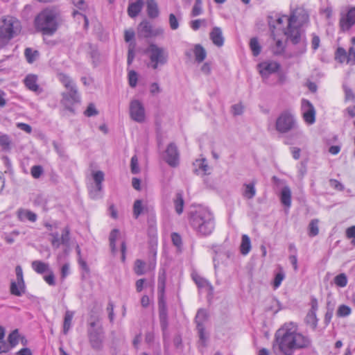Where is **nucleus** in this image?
<instances>
[{"label":"nucleus","instance_id":"obj_1","mask_svg":"<svg viewBox=\"0 0 355 355\" xmlns=\"http://www.w3.org/2000/svg\"><path fill=\"white\" fill-rule=\"evenodd\" d=\"M275 342L284 355H293L295 350L309 349L312 339L308 335L298 331L296 323H285L275 334Z\"/></svg>","mask_w":355,"mask_h":355},{"label":"nucleus","instance_id":"obj_2","mask_svg":"<svg viewBox=\"0 0 355 355\" xmlns=\"http://www.w3.org/2000/svg\"><path fill=\"white\" fill-rule=\"evenodd\" d=\"M309 15L303 8L293 10L288 19V25L284 35L294 45H298V53L302 54L306 50V40L301 28L309 23Z\"/></svg>","mask_w":355,"mask_h":355},{"label":"nucleus","instance_id":"obj_3","mask_svg":"<svg viewBox=\"0 0 355 355\" xmlns=\"http://www.w3.org/2000/svg\"><path fill=\"white\" fill-rule=\"evenodd\" d=\"M275 130L280 134H286L293 132L285 141L286 144H293L295 142L301 144L304 135L298 129V125L294 114L290 110L283 111L277 118Z\"/></svg>","mask_w":355,"mask_h":355},{"label":"nucleus","instance_id":"obj_4","mask_svg":"<svg viewBox=\"0 0 355 355\" xmlns=\"http://www.w3.org/2000/svg\"><path fill=\"white\" fill-rule=\"evenodd\" d=\"M60 12L55 7L42 9L35 17L33 24L36 31L44 35H53L59 27Z\"/></svg>","mask_w":355,"mask_h":355},{"label":"nucleus","instance_id":"obj_5","mask_svg":"<svg viewBox=\"0 0 355 355\" xmlns=\"http://www.w3.org/2000/svg\"><path fill=\"white\" fill-rule=\"evenodd\" d=\"M189 224L198 235L209 236L215 228L214 214L208 209L200 208L190 214Z\"/></svg>","mask_w":355,"mask_h":355},{"label":"nucleus","instance_id":"obj_6","mask_svg":"<svg viewBox=\"0 0 355 355\" xmlns=\"http://www.w3.org/2000/svg\"><path fill=\"white\" fill-rule=\"evenodd\" d=\"M21 30L20 21L15 17L7 16L2 19L0 32L10 40L17 36Z\"/></svg>","mask_w":355,"mask_h":355},{"label":"nucleus","instance_id":"obj_7","mask_svg":"<svg viewBox=\"0 0 355 355\" xmlns=\"http://www.w3.org/2000/svg\"><path fill=\"white\" fill-rule=\"evenodd\" d=\"M146 52L149 54L150 67L153 69H157L159 65H164L168 61V52L162 47H159L155 44H150Z\"/></svg>","mask_w":355,"mask_h":355},{"label":"nucleus","instance_id":"obj_8","mask_svg":"<svg viewBox=\"0 0 355 355\" xmlns=\"http://www.w3.org/2000/svg\"><path fill=\"white\" fill-rule=\"evenodd\" d=\"M89 344L95 351H101L103 348L105 333L101 325L96 329H87Z\"/></svg>","mask_w":355,"mask_h":355},{"label":"nucleus","instance_id":"obj_9","mask_svg":"<svg viewBox=\"0 0 355 355\" xmlns=\"http://www.w3.org/2000/svg\"><path fill=\"white\" fill-rule=\"evenodd\" d=\"M16 281H12L10 284V293L15 296H21L26 291L24 280L23 270L20 266L15 268Z\"/></svg>","mask_w":355,"mask_h":355},{"label":"nucleus","instance_id":"obj_10","mask_svg":"<svg viewBox=\"0 0 355 355\" xmlns=\"http://www.w3.org/2000/svg\"><path fill=\"white\" fill-rule=\"evenodd\" d=\"M130 116L132 120L137 123H143L145 121V108L141 101L135 99L130 101L129 106Z\"/></svg>","mask_w":355,"mask_h":355},{"label":"nucleus","instance_id":"obj_11","mask_svg":"<svg viewBox=\"0 0 355 355\" xmlns=\"http://www.w3.org/2000/svg\"><path fill=\"white\" fill-rule=\"evenodd\" d=\"M138 36L144 38H150L162 35L164 31L161 28H154L147 20L142 21L137 28Z\"/></svg>","mask_w":355,"mask_h":355},{"label":"nucleus","instance_id":"obj_12","mask_svg":"<svg viewBox=\"0 0 355 355\" xmlns=\"http://www.w3.org/2000/svg\"><path fill=\"white\" fill-rule=\"evenodd\" d=\"M62 98L61 103L69 112L74 113L73 105L80 103V97L76 88L69 89L66 92L62 93Z\"/></svg>","mask_w":355,"mask_h":355},{"label":"nucleus","instance_id":"obj_13","mask_svg":"<svg viewBox=\"0 0 355 355\" xmlns=\"http://www.w3.org/2000/svg\"><path fill=\"white\" fill-rule=\"evenodd\" d=\"M92 177L96 185L89 188V193L92 199H98L101 198L103 189L102 182L104 180V173L101 171H95L92 173Z\"/></svg>","mask_w":355,"mask_h":355},{"label":"nucleus","instance_id":"obj_14","mask_svg":"<svg viewBox=\"0 0 355 355\" xmlns=\"http://www.w3.org/2000/svg\"><path fill=\"white\" fill-rule=\"evenodd\" d=\"M301 110L304 121L312 125L315 121V110L313 104L306 99H302L301 102Z\"/></svg>","mask_w":355,"mask_h":355},{"label":"nucleus","instance_id":"obj_15","mask_svg":"<svg viewBox=\"0 0 355 355\" xmlns=\"http://www.w3.org/2000/svg\"><path fill=\"white\" fill-rule=\"evenodd\" d=\"M318 309V300L316 298L312 297L311 300V309L304 318V322L306 325L309 326L312 330H315L318 327V319L316 315Z\"/></svg>","mask_w":355,"mask_h":355},{"label":"nucleus","instance_id":"obj_16","mask_svg":"<svg viewBox=\"0 0 355 355\" xmlns=\"http://www.w3.org/2000/svg\"><path fill=\"white\" fill-rule=\"evenodd\" d=\"M179 157L177 146L174 143L169 144L165 150L164 159L169 166L176 167L179 164Z\"/></svg>","mask_w":355,"mask_h":355},{"label":"nucleus","instance_id":"obj_17","mask_svg":"<svg viewBox=\"0 0 355 355\" xmlns=\"http://www.w3.org/2000/svg\"><path fill=\"white\" fill-rule=\"evenodd\" d=\"M214 252L216 254L213 258V262L215 270L220 264H226L227 259H230L233 254L231 251L225 250L223 246H217Z\"/></svg>","mask_w":355,"mask_h":355},{"label":"nucleus","instance_id":"obj_18","mask_svg":"<svg viewBox=\"0 0 355 355\" xmlns=\"http://www.w3.org/2000/svg\"><path fill=\"white\" fill-rule=\"evenodd\" d=\"M288 17L286 15L279 16L276 15L275 17H269L268 18V24L270 26V29L271 30L272 35L274 36L275 30H282L284 33V31L286 28L284 27V24L286 22L288 24Z\"/></svg>","mask_w":355,"mask_h":355},{"label":"nucleus","instance_id":"obj_19","mask_svg":"<svg viewBox=\"0 0 355 355\" xmlns=\"http://www.w3.org/2000/svg\"><path fill=\"white\" fill-rule=\"evenodd\" d=\"M355 24V8L350 9L346 15L340 17L339 25L342 31H349Z\"/></svg>","mask_w":355,"mask_h":355},{"label":"nucleus","instance_id":"obj_20","mask_svg":"<svg viewBox=\"0 0 355 355\" xmlns=\"http://www.w3.org/2000/svg\"><path fill=\"white\" fill-rule=\"evenodd\" d=\"M258 67L261 76L263 77H267L277 72L280 68V64L275 61H268L260 63Z\"/></svg>","mask_w":355,"mask_h":355},{"label":"nucleus","instance_id":"obj_21","mask_svg":"<svg viewBox=\"0 0 355 355\" xmlns=\"http://www.w3.org/2000/svg\"><path fill=\"white\" fill-rule=\"evenodd\" d=\"M18 220L21 222L28 220L31 223H35L37 219V216L32 211L24 208H19L16 212Z\"/></svg>","mask_w":355,"mask_h":355},{"label":"nucleus","instance_id":"obj_22","mask_svg":"<svg viewBox=\"0 0 355 355\" xmlns=\"http://www.w3.org/2000/svg\"><path fill=\"white\" fill-rule=\"evenodd\" d=\"M128 14L131 18L136 17L141 11L144 2V0H129Z\"/></svg>","mask_w":355,"mask_h":355},{"label":"nucleus","instance_id":"obj_23","mask_svg":"<svg viewBox=\"0 0 355 355\" xmlns=\"http://www.w3.org/2000/svg\"><path fill=\"white\" fill-rule=\"evenodd\" d=\"M209 38L213 44L218 47L222 46L224 44V37L220 27L215 26L212 28L209 33Z\"/></svg>","mask_w":355,"mask_h":355},{"label":"nucleus","instance_id":"obj_24","mask_svg":"<svg viewBox=\"0 0 355 355\" xmlns=\"http://www.w3.org/2000/svg\"><path fill=\"white\" fill-rule=\"evenodd\" d=\"M37 82V76L33 74H28L24 79V84L28 89L40 94L42 92V89Z\"/></svg>","mask_w":355,"mask_h":355},{"label":"nucleus","instance_id":"obj_25","mask_svg":"<svg viewBox=\"0 0 355 355\" xmlns=\"http://www.w3.org/2000/svg\"><path fill=\"white\" fill-rule=\"evenodd\" d=\"M146 11L148 16L151 19L159 16V11L155 0H146Z\"/></svg>","mask_w":355,"mask_h":355},{"label":"nucleus","instance_id":"obj_26","mask_svg":"<svg viewBox=\"0 0 355 355\" xmlns=\"http://www.w3.org/2000/svg\"><path fill=\"white\" fill-rule=\"evenodd\" d=\"M32 268L38 274H43L49 271V266L42 261H33L31 263Z\"/></svg>","mask_w":355,"mask_h":355},{"label":"nucleus","instance_id":"obj_27","mask_svg":"<svg viewBox=\"0 0 355 355\" xmlns=\"http://www.w3.org/2000/svg\"><path fill=\"white\" fill-rule=\"evenodd\" d=\"M280 200L282 203L288 207H289L291 205V191L290 188L288 186H285L282 191L280 195Z\"/></svg>","mask_w":355,"mask_h":355},{"label":"nucleus","instance_id":"obj_28","mask_svg":"<svg viewBox=\"0 0 355 355\" xmlns=\"http://www.w3.org/2000/svg\"><path fill=\"white\" fill-rule=\"evenodd\" d=\"M244 190L243 196L247 199H252L256 195L255 182L243 184Z\"/></svg>","mask_w":355,"mask_h":355},{"label":"nucleus","instance_id":"obj_29","mask_svg":"<svg viewBox=\"0 0 355 355\" xmlns=\"http://www.w3.org/2000/svg\"><path fill=\"white\" fill-rule=\"evenodd\" d=\"M196 61L198 63L202 62L206 58L207 53L205 49L200 44H196L193 49Z\"/></svg>","mask_w":355,"mask_h":355},{"label":"nucleus","instance_id":"obj_30","mask_svg":"<svg viewBox=\"0 0 355 355\" xmlns=\"http://www.w3.org/2000/svg\"><path fill=\"white\" fill-rule=\"evenodd\" d=\"M58 76L59 80L64 85L67 90L76 88L75 84L68 75L63 73H60L58 74Z\"/></svg>","mask_w":355,"mask_h":355},{"label":"nucleus","instance_id":"obj_31","mask_svg":"<svg viewBox=\"0 0 355 355\" xmlns=\"http://www.w3.org/2000/svg\"><path fill=\"white\" fill-rule=\"evenodd\" d=\"M251 249V242L249 236L246 234H243L241 238V243L240 246V250L242 254L246 255L249 253Z\"/></svg>","mask_w":355,"mask_h":355},{"label":"nucleus","instance_id":"obj_32","mask_svg":"<svg viewBox=\"0 0 355 355\" xmlns=\"http://www.w3.org/2000/svg\"><path fill=\"white\" fill-rule=\"evenodd\" d=\"M73 317V313L72 311H66L65 315H64V324H63V332L64 334H67V332L69 331V330L71 327Z\"/></svg>","mask_w":355,"mask_h":355},{"label":"nucleus","instance_id":"obj_33","mask_svg":"<svg viewBox=\"0 0 355 355\" xmlns=\"http://www.w3.org/2000/svg\"><path fill=\"white\" fill-rule=\"evenodd\" d=\"M184 203V202L182 194L180 193H178L175 196V199L174 200L175 208L178 214H181L182 213Z\"/></svg>","mask_w":355,"mask_h":355},{"label":"nucleus","instance_id":"obj_34","mask_svg":"<svg viewBox=\"0 0 355 355\" xmlns=\"http://www.w3.org/2000/svg\"><path fill=\"white\" fill-rule=\"evenodd\" d=\"M144 211V207L141 200H136L133 204V216L137 218Z\"/></svg>","mask_w":355,"mask_h":355},{"label":"nucleus","instance_id":"obj_35","mask_svg":"<svg viewBox=\"0 0 355 355\" xmlns=\"http://www.w3.org/2000/svg\"><path fill=\"white\" fill-rule=\"evenodd\" d=\"M19 334L18 329L13 330L8 336V342L11 349L15 347L19 343Z\"/></svg>","mask_w":355,"mask_h":355},{"label":"nucleus","instance_id":"obj_36","mask_svg":"<svg viewBox=\"0 0 355 355\" xmlns=\"http://www.w3.org/2000/svg\"><path fill=\"white\" fill-rule=\"evenodd\" d=\"M26 59L28 63H33L39 55L37 51H33L31 48H26L24 51Z\"/></svg>","mask_w":355,"mask_h":355},{"label":"nucleus","instance_id":"obj_37","mask_svg":"<svg viewBox=\"0 0 355 355\" xmlns=\"http://www.w3.org/2000/svg\"><path fill=\"white\" fill-rule=\"evenodd\" d=\"M250 47L252 50L253 55L257 56L261 53V47L256 37L250 39Z\"/></svg>","mask_w":355,"mask_h":355},{"label":"nucleus","instance_id":"obj_38","mask_svg":"<svg viewBox=\"0 0 355 355\" xmlns=\"http://www.w3.org/2000/svg\"><path fill=\"white\" fill-rule=\"evenodd\" d=\"M334 284L338 286L343 288L347 284V277L345 273H340L334 277Z\"/></svg>","mask_w":355,"mask_h":355},{"label":"nucleus","instance_id":"obj_39","mask_svg":"<svg viewBox=\"0 0 355 355\" xmlns=\"http://www.w3.org/2000/svg\"><path fill=\"white\" fill-rule=\"evenodd\" d=\"M119 231L117 229L113 230L110 234V246L113 253L116 252V240L119 236Z\"/></svg>","mask_w":355,"mask_h":355},{"label":"nucleus","instance_id":"obj_40","mask_svg":"<svg viewBox=\"0 0 355 355\" xmlns=\"http://www.w3.org/2000/svg\"><path fill=\"white\" fill-rule=\"evenodd\" d=\"M351 313L352 309L349 306L345 304H341L338 308L336 315L338 317L343 318L349 315Z\"/></svg>","mask_w":355,"mask_h":355},{"label":"nucleus","instance_id":"obj_41","mask_svg":"<svg viewBox=\"0 0 355 355\" xmlns=\"http://www.w3.org/2000/svg\"><path fill=\"white\" fill-rule=\"evenodd\" d=\"M318 219H313L310 222L309 225V235L310 236L312 237L318 234Z\"/></svg>","mask_w":355,"mask_h":355},{"label":"nucleus","instance_id":"obj_42","mask_svg":"<svg viewBox=\"0 0 355 355\" xmlns=\"http://www.w3.org/2000/svg\"><path fill=\"white\" fill-rule=\"evenodd\" d=\"M146 263L141 259H137L135 262L134 271L137 275H142L145 273Z\"/></svg>","mask_w":355,"mask_h":355},{"label":"nucleus","instance_id":"obj_43","mask_svg":"<svg viewBox=\"0 0 355 355\" xmlns=\"http://www.w3.org/2000/svg\"><path fill=\"white\" fill-rule=\"evenodd\" d=\"M336 59L338 60L340 63H347V53L343 48H338L336 53Z\"/></svg>","mask_w":355,"mask_h":355},{"label":"nucleus","instance_id":"obj_44","mask_svg":"<svg viewBox=\"0 0 355 355\" xmlns=\"http://www.w3.org/2000/svg\"><path fill=\"white\" fill-rule=\"evenodd\" d=\"M285 49V45L284 42L280 40H277L275 42V45L272 47V52L275 55H281L284 53Z\"/></svg>","mask_w":355,"mask_h":355},{"label":"nucleus","instance_id":"obj_45","mask_svg":"<svg viewBox=\"0 0 355 355\" xmlns=\"http://www.w3.org/2000/svg\"><path fill=\"white\" fill-rule=\"evenodd\" d=\"M70 230L68 227H64L62 231L61 234V243L65 246L69 245V240H70Z\"/></svg>","mask_w":355,"mask_h":355},{"label":"nucleus","instance_id":"obj_46","mask_svg":"<svg viewBox=\"0 0 355 355\" xmlns=\"http://www.w3.org/2000/svg\"><path fill=\"white\" fill-rule=\"evenodd\" d=\"M10 139L8 135H3L0 136V146L3 150H8L10 146Z\"/></svg>","mask_w":355,"mask_h":355},{"label":"nucleus","instance_id":"obj_47","mask_svg":"<svg viewBox=\"0 0 355 355\" xmlns=\"http://www.w3.org/2000/svg\"><path fill=\"white\" fill-rule=\"evenodd\" d=\"M193 279L196 284L198 285V286L200 288H204L206 286L211 287L209 282L200 276H193Z\"/></svg>","mask_w":355,"mask_h":355},{"label":"nucleus","instance_id":"obj_48","mask_svg":"<svg viewBox=\"0 0 355 355\" xmlns=\"http://www.w3.org/2000/svg\"><path fill=\"white\" fill-rule=\"evenodd\" d=\"M207 318V314L205 310L200 309L198 310L196 316V322L197 324L201 323L203 325V322L206 320Z\"/></svg>","mask_w":355,"mask_h":355},{"label":"nucleus","instance_id":"obj_49","mask_svg":"<svg viewBox=\"0 0 355 355\" xmlns=\"http://www.w3.org/2000/svg\"><path fill=\"white\" fill-rule=\"evenodd\" d=\"M43 172V168L40 165H35L32 166L31 169V175L35 179L39 178L42 175Z\"/></svg>","mask_w":355,"mask_h":355},{"label":"nucleus","instance_id":"obj_50","mask_svg":"<svg viewBox=\"0 0 355 355\" xmlns=\"http://www.w3.org/2000/svg\"><path fill=\"white\" fill-rule=\"evenodd\" d=\"M130 168H131V172L133 174H137L139 172L138 159L136 155H134L131 158Z\"/></svg>","mask_w":355,"mask_h":355},{"label":"nucleus","instance_id":"obj_51","mask_svg":"<svg viewBox=\"0 0 355 355\" xmlns=\"http://www.w3.org/2000/svg\"><path fill=\"white\" fill-rule=\"evenodd\" d=\"M201 26H207V21L205 19H196L191 21V28L194 31L199 29Z\"/></svg>","mask_w":355,"mask_h":355},{"label":"nucleus","instance_id":"obj_52","mask_svg":"<svg viewBox=\"0 0 355 355\" xmlns=\"http://www.w3.org/2000/svg\"><path fill=\"white\" fill-rule=\"evenodd\" d=\"M232 112L234 116L241 115L243 112L244 107L241 103L234 104L231 107Z\"/></svg>","mask_w":355,"mask_h":355},{"label":"nucleus","instance_id":"obj_53","mask_svg":"<svg viewBox=\"0 0 355 355\" xmlns=\"http://www.w3.org/2000/svg\"><path fill=\"white\" fill-rule=\"evenodd\" d=\"M129 85L131 87H135L137 83V73L135 71H130L128 73Z\"/></svg>","mask_w":355,"mask_h":355},{"label":"nucleus","instance_id":"obj_54","mask_svg":"<svg viewBox=\"0 0 355 355\" xmlns=\"http://www.w3.org/2000/svg\"><path fill=\"white\" fill-rule=\"evenodd\" d=\"M157 290H158L159 296L164 297V290H165V279H164V277H159Z\"/></svg>","mask_w":355,"mask_h":355},{"label":"nucleus","instance_id":"obj_55","mask_svg":"<svg viewBox=\"0 0 355 355\" xmlns=\"http://www.w3.org/2000/svg\"><path fill=\"white\" fill-rule=\"evenodd\" d=\"M85 115L90 117L98 114V111L93 103H90L84 112Z\"/></svg>","mask_w":355,"mask_h":355},{"label":"nucleus","instance_id":"obj_56","mask_svg":"<svg viewBox=\"0 0 355 355\" xmlns=\"http://www.w3.org/2000/svg\"><path fill=\"white\" fill-rule=\"evenodd\" d=\"M171 240L175 246L180 248L182 246V238L178 233H173L171 234Z\"/></svg>","mask_w":355,"mask_h":355},{"label":"nucleus","instance_id":"obj_57","mask_svg":"<svg viewBox=\"0 0 355 355\" xmlns=\"http://www.w3.org/2000/svg\"><path fill=\"white\" fill-rule=\"evenodd\" d=\"M169 24L172 30H176L179 27L178 21L174 14L169 15Z\"/></svg>","mask_w":355,"mask_h":355},{"label":"nucleus","instance_id":"obj_58","mask_svg":"<svg viewBox=\"0 0 355 355\" xmlns=\"http://www.w3.org/2000/svg\"><path fill=\"white\" fill-rule=\"evenodd\" d=\"M47 272L49 274L44 277L45 282L50 286H54L55 284V276H54L53 271L50 269L49 271Z\"/></svg>","mask_w":355,"mask_h":355},{"label":"nucleus","instance_id":"obj_59","mask_svg":"<svg viewBox=\"0 0 355 355\" xmlns=\"http://www.w3.org/2000/svg\"><path fill=\"white\" fill-rule=\"evenodd\" d=\"M284 273L283 272H279L278 273L276 274L275 275V279H274V287L276 288H278L282 282L283 281V279H284Z\"/></svg>","mask_w":355,"mask_h":355},{"label":"nucleus","instance_id":"obj_60","mask_svg":"<svg viewBox=\"0 0 355 355\" xmlns=\"http://www.w3.org/2000/svg\"><path fill=\"white\" fill-rule=\"evenodd\" d=\"M347 63L355 64V48L352 46L347 52Z\"/></svg>","mask_w":355,"mask_h":355},{"label":"nucleus","instance_id":"obj_61","mask_svg":"<svg viewBox=\"0 0 355 355\" xmlns=\"http://www.w3.org/2000/svg\"><path fill=\"white\" fill-rule=\"evenodd\" d=\"M51 235L53 237V239L51 240L52 245L54 248H58L60 247V245L62 244L61 243V239L59 237L58 233H57V232L56 233H52Z\"/></svg>","mask_w":355,"mask_h":355},{"label":"nucleus","instance_id":"obj_62","mask_svg":"<svg viewBox=\"0 0 355 355\" xmlns=\"http://www.w3.org/2000/svg\"><path fill=\"white\" fill-rule=\"evenodd\" d=\"M10 349V345L4 339L0 340V354L7 353Z\"/></svg>","mask_w":355,"mask_h":355},{"label":"nucleus","instance_id":"obj_63","mask_svg":"<svg viewBox=\"0 0 355 355\" xmlns=\"http://www.w3.org/2000/svg\"><path fill=\"white\" fill-rule=\"evenodd\" d=\"M197 329L198 331L200 340L202 342V343L203 344V345H205V343L206 341V337L205 336V329H204L203 325L201 323L197 324Z\"/></svg>","mask_w":355,"mask_h":355},{"label":"nucleus","instance_id":"obj_64","mask_svg":"<svg viewBox=\"0 0 355 355\" xmlns=\"http://www.w3.org/2000/svg\"><path fill=\"white\" fill-rule=\"evenodd\" d=\"M329 184H330L331 187H332L338 191H343L344 189L343 185L336 180L331 179L329 180Z\"/></svg>","mask_w":355,"mask_h":355}]
</instances>
